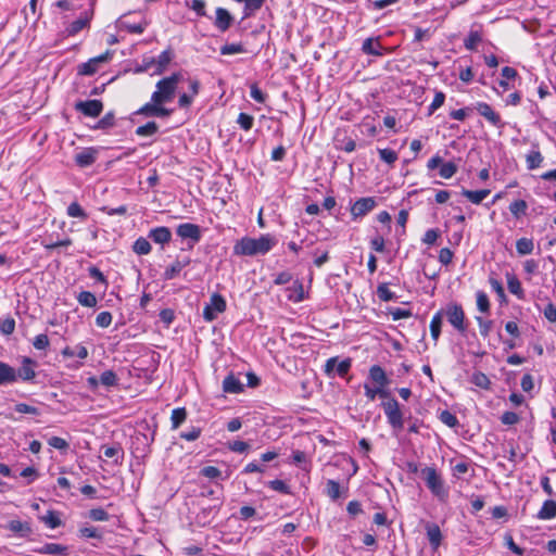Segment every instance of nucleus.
Wrapping results in <instances>:
<instances>
[{
	"mask_svg": "<svg viewBox=\"0 0 556 556\" xmlns=\"http://www.w3.org/2000/svg\"><path fill=\"white\" fill-rule=\"evenodd\" d=\"M277 244V239L265 233L260 238L243 237L236 241L233 245V254L237 256H255L265 255Z\"/></svg>",
	"mask_w": 556,
	"mask_h": 556,
	"instance_id": "nucleus-1",
	"label": "nucleus"
},
{
	"mask_svg": "<svg viewBox=\"0 0 556 556\" xmlns=\"http://www.w3.org/2000/svg\"><path fill=\"white\" fill-rule=\"evenodd\" d=\"M181 73H173L156 83V90L152 93V101L166 104L174 100L178 84L181 81Z\"/></svg>",
	"mask_w": 556,
	"mask_h": 556,
	"instance_id": "nucleus-2",
	"label": "nucleus"
},
{
	"mask_svg": "<svg viewBox=\"0 0 556 556\" xmlns=\"http://www.w3.org/2000/svg\"><path fill=\"white\" fill-rule=\"evenodd\" d=\"M420 475L432 495L440 502H446L448 498V489L445 486L437 469L434 467H425L421 469Z\"/></svg>",
	"mask_w": 556,
	"mask_h": 556,
	"instance_id": "nucleus-3",
	"label": "nucleus"
},
{
	"mask_svg": "<svg viewBox=\"0 0 556 556\" xmlns=\"http://www.w3.org/2000/svg\"><path fill=\"white\" fill-rule=\"evenodd\" d=\"M441 312H444L443 317L446 318L450 325L457 332L463 336L467 332L468 323L466 320L464 308L460 304L451 302L444 308H441Z\"/></svg>",
	"mask_w": 556,
	"mask_h": 556,
	"instance_id": "nucleus-4",
	"label": "nucleus"
},
{
	"mask_svg": "<svg viewBox=\"0 0 556 556\" xmlns=\"http://www.w3.org/2000/svg\"><path fill=\"white\" fill-rule=\"evenodd\" d=\"M382 408L390 426L395 430H401L404 426V419L399 402L392 397L382 403Z\"/></svg>",
	"mask_w": 556,
	"mask_h": 556,
	"instance_id": "nucleus-5",
	"label": "nucleus"
},
{
	"mask_svg": "<svg viewBox=\"0 0 556 556\" xmlns=\"http://www.w3.org/2000/svg\"><path fill=\"white\" fill-rule=\"evenodd\" d=\"M227 304L224 296L219 293H213L210 298V303L204 306L203 318L205 321L211 323L217 318V315L226 311Z\"/></svg>",
	"mask_w": 556,
	"mask_h": 556,
	"instance_id": "nucleus-6",
	"label": "nucleus"
},
{
	"mask_svg": "<svg viewBox=\"0 0 556 556\" xmlns=\"http://www.w3.org/2000/svg\"><path fill=\"white\" fill-rule=\"evenodd\" d=\"M351 367H352L351 358H345V359L339 362V358L336 356V357H330L326 361L325 366H324V372L329 378H333L334 374H337L339 377L343 378L349 374Z\"/></svg>",
	"mask_w": 556,
	"mask_h": 556,
	"instance_id": "nucleus-7",
	"label": "nucleus"
},
{
	"mask_svg": "<svg viewBox=\"0 0 556 556\" xmlns=\"http://www.w3.org/2000/svg\"><path fill=\"white\" fill-rule=\"evenodd\" d=\"M113 56V51L106 50L104 53L89 59L77 67L78 75L91 76L99 71L101 64L109 62Z\"/></svg>",
	"mask_w": 556,
	"mask_h": 556,
	"instance_id": "nucleus-8",
	"label": "nucleus"
},
{
	"mask_svg": "<svg viewBox=\"0 0 556 556\" xmlns=\"http://www.w3.org/2000/svg\"><path fill=\"white\" fill-rule=\"evenodd\" d=\"M176 233L184 240H189L188 247L192 249L202 238V231L199 225L184 223L177 226Z\"/></svg>",
	"mask_w": 556,
	"mask_h": 556,
	"instance_id": "nucleus-9",
	"label": "nucleus"
},
{
	"mask_svg": "<svg viewBox=\"0 0 556 556\" xmlns=\"http://www.w3.org/2000/svg\"><path fill=\"white\" fill-rule=\"evenodd\" d=\"M174 58V53L170 49L164 50L156 59L151 58L149 61L146 59L143 60V67L139 68V72L148 71L152 66L155 65L154 73L155 74H162L167 65L170 63V61Z\"/></svg>",
	"mask_w": 556,
	"mask_h": 556,
	"instance_id": "nucleus-10",
	"label": "nucleus"
},
{
	"mask_svg": "<svg viewBox=\"0 0 556 556\" xmlns=\"http://www.w3.org/2000/svg\"><path fill=\"white\" fill-rule=\"evenodd\" d=\"M473 109L483 116L492 126L502 129L505 127V123L502 121L501 115L495 112L492 106L486 102H477L473 104Z\"/></svg>",
	"mask_w": 556,
	"mask_h": 556,
	"instance_id": "nucleus-11",
	"label": "nucleus"
},
{
	"mask_svg": "<svg viewBox=\"0 0 556 556\" xmlns=\"http://www.w3.org/2000/svg\"><path fill=\"white\" fill-rule=\"evenodd\" d=\"M173 113V110L166 109L164 104L150 101L142 105L136 114L143 115L147 117H168Z\"/></svg>",
	"mask_w": 556,
	"mask_h": 556,
	"instance_id": "nucleus-12",
	"label": "nucleus"
},
{
	"mask_svg": "<svg viewBox=\"0 0 556 556\" xmlns=\"http://www.w3.org/2000/svg\"><path fill=\"white\" fill-rule=\"evenodd\" d=\"M75 110L88 117H98L103 111L101 100L78 101L74 105Z\"/></svg>",
	"mask_w": 556,
	"mask_h": 556,
	"instance_id": "nucleus-13",
	"label": "nucleus"
},
{
	"mask_svg": "<svg viewBox=\"0 0 556 556\" xmlns=\"http://www.w3.org/2000/svg\"><path fill=\"white\" fill-rule=\"evenodd\" d=\"M376 206V200L371 197L358 199L351 207V214L354 219L368 214Z\"/></svg>",
	"mask_w": 556,
	"mask_h": 556,
	"instance_id": "nucleus-14",
	"label": "nucleus"
},
{
	"mask_svg": "<svg viewBox=\"0 0 556 556\" xmlns=\"http://www.w3.org/2000/svg\"><path fill=\"white\" fill-rule=\"evenodd\" d=\"M220 506L213 505L207 507H202L201 510L195 516V521L199 526L205 527L216 518Z\"/></svg>",
	"mask_w": 556,
	"mask_h": 556,
	"instance_id": "nucleus-15",
	"label": "nucleus"
},
{
	"mask_svg": "<svg viewBox=\"0 0 556 556\" xmlns=\"http://www.w3.org/2000/svg\"><path fill=\"white\" fill-rule=\"evenodd\" d=\"M98 151L96 148H84L80 152L75 155V163L79 167H88L92 165L97 160Z\"/></svg>",
	"mask_w": 556,
	"mask_h": 556,
	"instance_id": "nucleus-16",
	"label": "nucleus"
},
{
	"mask_svg": "<svg viewBox=\"0 0 556 556\" xmlns=\"http://www.w3.org/2000/svg\"><path fill=\"white\" fill-rule=\"evenodd\" d=\"M35 366L36 362L31 359L30 357H23L22 359V366L18 370H16L17 374V380L22 379L23 381H30L36 377L35 372Z\"/></svg>",
	"mask_w": 556,
	"mask_h": 556,
	"instance_id": "nucleus-17",
	"label": "nucleus"
},
{
	"mask_svg": "<svg viewBox=\"0 0 556 556\" xmlns=\"http://www.w3.org/2000/svg\"><path fill=\"white\" fill-rule=\"evenodd\" d=\"M233 17L224 8L216 9L215 26L222 33L226 31L232 24Z\"/></svg>",
	"mask_w": 556,
	"mask_h": 556,
	"instance_id": "nucleus-18",
	"label": "nucleus"
},
{
	"mask_svg": "<svg viewBox=\"0 0 556 556\" xmlns=\"http://www.w3.org/2000/svg\"><path fill=\"white\" fill-rule=\"evenodd\" d=\"M148 238L159 244H166L172 239V232L169 228L165 226L153 228L149 231Z\"/></svg>",
	"mask_w": 556,
	"mask_h": 556,
	"instance_id": "nucleus-19",
	"label": "nucleus"
},
{
	"mask_svg": "<svg viewBox=\"0 0 556 556\" xmlns=\"http://www.w3.org/2000/svg\"><path fill=\"white\" fill-rule=\"evenodd\" d=\"M17 381L15 368L4 362H0V386L12 384Z\"/></svg>",
	"mask_w": 556,
	"mask_h": 556,
	"instance_id": "nucleus-20",
	"label": "nucleus"
},
{
	"mask_svg": "<svg viewBox=\"0 0 556 556\" xmlns=\"http://www.w3.org/2000/svg\"><path fill=\"white\" fill-rule=\"evenodd\" d=\"M426 532L431 547L437 549L442 542V533L440 527L437 523L427 522Z\"/></svg>",
	"mask_w": 556,
	"mask_h": 556,
	"instance_id": "nucleus-21",
	"label": "nucleus"
},
{
	"mask_svg": "<svg viewBox=\"0 0 556 556\" xmlns=\"http://www.w3.org/2000/svg\"><path fill=\"white\" fill-rule=\"evenodd\" d=\"M93 14V10L91 9V13L90 15L88 13H85L84 16H80L79 18H77L76 21L72 22L67 28H66V33L68 36H75L77 35L80 30H83L84 28L88 27L89 26V23H90V20H91V16Z\"/></svg>",
	"mask_w": 556,
	"mask_h": 556,
	"instance_id": "nucleus-22",
	"label": "nucleus"
},
{
	"mask_svg": "<svg viewBox=\"0 0 556 556\" xmlns=\"http://www.w3.org/2000/svg\"><path fill=\"white\" fill-rule=\"evenodd\" d=\"M362 51L368 55L381 56L383 54V47L379 38H367L362 45Z\"/></svg>",
	"mask_w": 556,
	"mask_h": 556,
	"instance_id": "nucleus-23",
	"label": "nucleus"
},
{
	"mask_svg": "<svg viewBox=\"0 0 556 556\" xmlns=\"http://www.w3.org/2000/svg\"><path fill=\"white\" fill-rule=\"evenodd\" d=\"M369 378L372 382L377 384V387H388L389 379L384 369L379 365H372L369 369Z\"/></svg>",
	"mask_w": 556,
	"mask_h": 556,
	"instance_id": "nucleus-24",
	"label": "nucleus"
},
{
	"mask_svg": "<svg viewBox=\"0 0 556 556\" xmlns=\"http://www.w3.org/2000/svg\"><path fill=\"white\" fill-rule=\"evenodd\" d=\"M223 390L226 393L237 394L243 391V384L235 375L229 374L223 381Z\"/></svg>",
	"mask_w": 556,
	"mask_h": 556,
	"instance_id": "nucleus-25",
	"label": "nucleus"
},
{
	"mask_svg": "<svg viewBox=\"0 0 556 556\" xmlns=\"http://www.w3.org/2000/svg\"><path fill=\"white\" fill-rule=\"evenodd\" d=\"M556 517V502L547 500L543 503L538 513V518L541 520H549Z\"/></svg>",
	"mask_w": 556,
	"mask_h": 556,
	"instance_id": "nucleus-26",
	"label": "nucleus"
},
{
	"mask_svg": "<svg viewBox=\"0 0 556 556\" xmlns=\"http://www.w3.org/2000/svg\"><path fill=\"white\" fill-rule=\"evenodd\" d=\"M444 312L438 311L430 321L431 338L437 342L441 334L442 321Z\"/></svg>",
	"mask_w": 556,
	"mask_h": 556,
	"instance_id": "nucleus-27",
	"label": "nucleus"
},
{
	"mask_svg": "<svg viewBox=\"0 0 556 556\" xmlns=\"http://www.w3.org/2000/svg\"><path fill=\"white\" fill-rule=\"evenodd\" d=\"M507 288L510 293L515 294L518 299L525 298V291L521 287V282L514 274H507Z\"/></svg>",
	"mask_w": 556,
	"mask_h": 556,
	"instance_id": "nucleus-28",
	"label": "nucleus"
},
{
	"mask_svg": "<svg viewBox=\"0 0 556 556\" xmlns=\"http://www.w3.org/2000/svg\"><path fill=\"white\" fill-rule=\"evenodd\" d=\"M490 194L489 189H482V190H462V195H464L466 199H468L473 204H480L488 195Z\"/></svg>",
	"mask_w": 556,
	"mask_h": 556,
	"instance_id": "nucleus-29",
	"label": "nucleus"
},
{
	"mask_svg": "<svg viewBox=\"0 0 556 556\" xmlns=\"http://www.w3.org/2000/svg\"><path fill=\"white\" fill-rule=\"evenodd\" d=\"M187 419V410L185 407L173 409L170 415L172 429H178Z\"/></svg>",
	"mask_w": 556,
	"mask_h": 556,
	"instance_id": "nucleus-30",
	"label": "nucleus"
},
{
	"mask_svg": "<svg viewBox=\"0 0 556 556\" xmlns=\"http://www.w3.org/2000/svg\"><path fill=\"white\" fill-rule=\"evenodd\" d=\"M544 157L539 150H531L526 155L527 168L532 170L541 166Z\"/></svg>",
	"mask_w": 556,
	"mask_h": 556,
	"instance_id": "nucleus-31",
	"label": "nucleus"
},
{
	"mask_svg": "<svg viewBox=\"0 0 556 556\" xmlns=\"http://www.w3.org/2000/svg\"><path fill=\"white\" fill-rule=\"evenodd\" d=\"M9 529L14 533H20L22 536H26L31 533L30 525L21 520H11L9 522Z\"/></svg>",
	"mask_w": 556,
	"mask_h": 556,
	"instance_id": "nucleus-32",
	"label": "nucleus"
},
{
	"mask_svg": "<svg viewBox=\"0 0 556 556\" xmlns=\"http://www.w3.org/2000/svg\"><path fill=\"white\" fill-rule=\"evenodd\" d=\"M67 551H68L67 546H64L61 544H55V543H47L40 549V552L42 554H49V555H67Z\"/></svg>",
	"mask_w": 556,
	"mask_h": 556,
	"instance_id": "nucleus-33",
	"label": "nucleus"
},
{
	"mask_svg": "<svg viewBox=\"0 0 556 556\" xmlns=\"http://www.w3.org/2000/svg\"><path fill=\"white\" fill-rule=\"evenodd\" d=\"M151 244L147 238L139 237L132 245V250L138 255H147L151 252Z\"/></svg>",
	"mask_w": 556,
	"mask_h": 556,
	"instance_id": "nucleus-34",
	"label": "nucleus"
},
{
	"mask_svg": "<svg viewBox=\"0 0 556 556\" xmlns=\"http://www.w3.org/2000/svg\"><path fill=\"white\" fill-rule=\"evenodd\" d=\"M516 249L520 255L531 254L534 249L533 240L529 238H520L516 242Z\"/></svg>",
	"mask_w": 556,
	"mask_h": 556,
	"instance_id": "nucleus-35",
	"label": "nucleus"
},
{
	"mask_svg": "<svg viewBox=\"0 0 556 556\" xmlns=\"http://www.w3.org/2000/svg\"><path fill=\"white\" fill-rule=\"evenodd\" d=\"M115 126V115L114 113L108 112L98 123L93 126V129H102L108 130Z\"/></svg>",
	"mask_w": 556,
	"mask_h": 556,
	"instance_id": "nucleus-36",
	"label": "nucleus"
},
{
	"mask_svg": "<svg viewBox=\"0 0 556 556\" xmlns=\"http://www.w3.org/2000/svg\"><path fill=\"white\" fill-rule=\"evenodd\" d=\"M482 40L481 34L477 30H470L464 40V46L467 50L473 51L477 49L478 43Z\"/></svg>",
	"mask_w": 556,
	"mask_h": 556,
	"instance_id": "nucleus-37",
	"label": "nucleus"
},
{
	"mask_svg": "<svg viewBox=\"0 0 556 556\" xmlns=\"http://www.w3.org/2000/svg\"><path fill=\"white\" fill-rule=\"evenodd\" d=\"M266 0H247L244 3L243 18H248L258 11Z\"/></svg>",
	"mask_w": 556,
	"mask_h": 556,
	"instance_id": "nucleus-38",
	"label": "nucleus"
},
{
	"mask_svg": "<svg viewBox=\"0 0 556 556\" xmlns=\"http://www.w3.org/2000/svg\"><path fill=\"white\" fill-rule=\"evenodd\" d=\"M118 27L126 29L128 33L131 34H142L146 29V24H131L124 20V16L121 17L118 21Z\"/></svg>",
	"mask_w": 556,
	"mask_h": 556,
	"instance_id": "nucleus-39",
	"label": "nucleus"
},
{
	"mask_svg": "<svg viewBox=\"0 0 556 556\" xmlns=\"http://www.w3.org/2000/svg\"><path fill=\"white\" fill-rule=\"evenodd\" d=\"M471 382L475 386H477L481 389H484V390H488L491 387V381H490L489 377L481 371H476L472 374Z\"/></svg>",
	"mask_w": 556,
	"mask_h": 556,
	"instance_id": "nucleus-40",
	"label": "nucleus"
},
{
	"mask_svg": "<svg viewBox=\"0 0 556 556\" xmlns=\"http://www.w3.org/2000/svg\"><path fill=\"white\" fill-rule=\"evenodd\" d=\"M77 301L80 305L85 307H94L97 305L96 295L89 291H81L77 295Z\"/></svg>",
	"mask_w": 556,
	"mask_h": 556,
	"instance_id": "nucleus-41",
	"label": "nucleus"
},
{
	"mask_svg": "<svg viewBox=\"0 0 556 556\" xmlns=\"http://www.w3.org/2000/svg\"><path fill=\"white\" fill-rule=\"evenodd\" d=\"M159 126L155 122H148L146 125L139 126L136 129V135L139 137H149L156 134Z\"/></svg>",
	"mask_w": 556,
	"mask_h": 556,
	"instance_id": "nucleus-42",
	"label": "nucleus"
},
{
	"mask_svg": "<svg viewBox=\"0 0 556 556\" xmlns=\"http://www.w3.org/2000/svg\"><path fill=\"white\" fill-rule=\"evenodd\" d=\"M457 169L458 167L454 162H442L439 174L442 178L450 179L457 173Z\"/></svg>",
	"mask_w": 556,
	"mask_h": 556,
	"instance_id": "nucleus-43",
	"label": "nucleus"
},
{
	"mask_svg": "<svg viewBox=\"0 0 556 556\" xmlns=\"http://www.w3.org/2000/svg\"><path fill=\"white\" fill-rule=\"evenodd\" d=\"M527 208L528 204L525 200H516L511 202L509 205V211L516 218H519L521 215H525Z\"/></svg>",
	"mask_w": 556,
	"mask_h": 556,
	"instance_id": "nucleus-44",
	"label": "nucleus"
},
{
	"mask_svg": "<svg viewBox=\"0 0 556 556\" xmlns=\"http://www.w3.org/2000/svg\"><path fill=\"white\" fill-rule=\"evenodd\" d=\"M41 520L50 528L55 529L61 526L59 514L54 510H49L47 515L41 517Z\"/></svg>",
	"mask_w": 556,
	"mask_h": 556,
	"instance_id": "nucleus-45",
	"label": "nucleus"
},
{
	"mask_svg": "<svg viewBox=\"0 0 556 556\" xmlns=\"http://www.w3.org/2000/svg\"><path fill=\"white\" fill-rule=\"evenodd\" d=\"M439 419L442 424L446 425L450 428H455L459 424L457 417L447 409L442 410L440 413Z\"/></svg>",
	"mask_w": 556,
	"mask_h": 556,
	"instance_id": "nucleus-46",
	"label": "nucleus"
},
{
	"mask_svg": "<svg viewBox=\"0 0 556 556\" xmlns=\"http://www.w3.org/2000/svg\"><path fill=\"white\" fill-rule=\"evenodd\" d=\"M377 295L378 298L383 301V302H388V301H392V300H395L396 299V295L394 292H392L388 285L387 283H380L378 287H377Z\"/></svg>",
	"mask_w": 556,
	"mask_h": 556,
	"instance_id": "nucleus-47",
	"label": "nucleus"
},
{
	"mask_svg": "<svg viewBox=\"0 0 556 556\" xmlns=\"http://www.w3.org/2000/svg\"><path fill=\"white\" fill-rule=\"evenodd\" d=\"M340 484L336 480H328L326 484V493L332 500L336 501L341 495Z\"/></svg>",
	"mask_w": 556,
	"mask_h": 556,
	"instance_id": "nucleus-48",
	"label": "nucleus"
},
{
	"mask_svg": "<svg viewBox=\"0 0 556 556\" xmlns=\"http://www.w3.org/2000/svg\"><path fill=\"white\" fill-rule=\"evenodd\" d=\"M477 298V307L481 313H489L490 311V301L489 296L484 291H478L476 294Z\"/></svg>",
	"mask_w": 556,
	"mask_h": 556,
	"instance_id": "nucleus-49",
	"label": "nucleus"
},
{
	"mask_svg": "<svg viewBox=\"0 0 556 556\" xmlns=\"http://www.w3.org/2000/svg\"><path fill=\"white\" fill-rule=\"evenodd\" d=\"M247 50L242 43H226L220 48L223 55L244 53Z\"/></svg>",
	"mask_w": 556,
	"mask_h": 556,
	"instance_id": "nucleus-50",
	"label": "nucleus"
},
{
	"mask_svg": "<svg viewBox=\"0 0 556 556\" xmlns=\"http://www.w3.org/2000/svg\"><path fill=\"white\" fill-rule=\"evenodd\" d=\"M101 384L105 387H114L118 382V378L113 370H105L100 376Z\"/></svg>",
	"mask_w": 556,
	"mask_h": 556,
	"instance_id": "nucleus-51",
	"label": "nucleus"
},
{
	"mask_svg": "<svg viewBox=\"0 0 556 556\" xmlns=\"http://www.w3.org/2000/svg\"><path fill=\"white\" fill-rule=\"evenodd\" d=\"M67 215L71 217H77V218H81V219H86L88 217L87 213L84 211V208L77 202H72L67 206Z\"/></svg>",
	"mask_w": 556,
	"mask_h": 556,
	"instance_id": "nucleus-52",
	"label": "nucleus"
},
{
	"mask_svg": "<svg viewBox=\"0 0 556 556\" xmlns=\"http://www.w3.org/2000/svg\"><path fill=\"white\" fill-rule=\"evenodd\" d=\"M237 123L243 130L248 131L253 127L254 117L247 113H240Z\"/></svg>",
	"mask_w": 556,
	"mask_h": 556,
	"instance_id": "nucleus-53",
	"label": "nucleus"
},
{
	"mask_svg": "<svg viewBox=\"0 0 556 556\" xmlns=\"http://www.w3.org/2000/svg\"><path fill=\"white\" fill-rule=\"evenodd\" d=\"M267 485L274 490V491H277L279 493H282V494H291V490H290V486L282 480H279V479H276V480H271L267 483Z\"/></svg>",
	"mask_w": 556,
	"mask_h": 556,
	"instance_id": "nucleus-54",
	"label": "nucleus"
},
{
	"mask_svg": "<svg viewBox=\"0 0 556 556\" xmlns=\"http://www.w3.org/2000/svg\"><path fill=\"white\" fill-rule=\"evenodd\" d=\"M444 101L445 94L442 91L435 92L434 98L428 108V115H432L439 108L443 105Z\"/></svg>",
	"mask_w": 556,
	"mask_h": 556,
	"instance_id": "nucleus-55",
	"label": "nucleus"
},
{
	"mask_svg": "<svg viewBox=\"0 0 556 556\" xmlns=\"http://www.w3.org/2000/svg\"><path fill=\"white\" fill-rule=\"evenodd\" d=\"M476 320H477L478 326H479L480 334L483 338L489 337L490 331H491L492 326H493V321L492 320H486V319L482 318L481 316H477Z\"/></svg>",
	"mask_w": 556,
	"mask_h": 556,
	"instance_id": "nucleus-56",
	"label": "nucleus"
},
{
	"mask_svg": "<svg viewBox=\"0 0 556 556\" xmlns=\"http://www.w3.org/2000/svg\"><path fill=\"white\" fill-rule=\"evenodd\" d=\"M15 330V320L12 317H8L0 320V331L4 336H10Z\"/></svg>",
	"mask_w": 556,
	"mask_h": 556,
	"instance_id": "nucleus-57",
	"label": "nucleus"
},
{
	"mask_svg": "<svg viewBox=\"0 0 556 556\" xmlns=\"http://www.w3.org/2000/svg\"><path fill=\"white\" fill-rule=\"evenodd\" d=\"M378 152L380 159L390 165H392L397 160V153L394 150L386 148L379 149Z\"/></svg>",
	"mask_w": 556,
	"mask_h": 556,
	"instance_id": "nucleus-58",
	"label": "nucleus"
},
{
	"mask_svg": "<svg viewBox=\"0 0 556 556\" xmlns=\"http://www.w3.org/2000/svg\"><path fill=\"white\" fill-rule=\"evenodd\" d=\"M439 237H440V230L437 228H431L425 232V235L422 237V242L425 244L432 245L435 243V241L438 240Z\"/></svg>",
	"mask_w": 556,
	"mask_h": 556,
	"instance_id": "nucleus-59",
	"label": "nucleus"
},
{
	"mask_svg": "<svg viewBox=\"0 0 556 556\" xmlns=\"http://www.w3.org/2000/svg\"><path fill=\"white\" fill-rule=\"evenodd\" d=\"M228 448L231 452L243 454V453H247L249 451L250 445L245 441L237 440V441H233V442L229 443L228 444Z\"/></svg>",
	"mask_w": 556,
	"mask_h": 556,
	"instance_id": "nucleus-60",
	"label": "nucleus"
},
{
	"mask_svg": "<svg viewBox=\"0 0 556 556\" xmlns=\"http://www.w3.org/2000/svg\"><path fill=\"white\" fill-rule=\"evenodd\" d=\"M182 270L181 265L177 263L176 261L168 266L164 271V278L166 280L174 279L178 274Z\"/></svg>",
	"mask_w": 556,
	"mask_h": 556,
	"instance_id": "nucleus-61",
	"label": "nucleus"
},
{
	"mask_svg": "<svg viewBox=\"0 0 556 556\" xmlns=\"http://www.w3.org/2000/svg\"><path fill=\"white\" fill-rule=\"evenodd\" d=\"M50 344L49 338L45 333H40L34 338L33 345L36 350H46Z\"/></svg>",
	"mask_w": 556,
	"mask_h": 556,
	"instance_id": "nucleus-62",
	"label": "nucleus"
},
{
	"mask_svg": "<svg viewBox=\"0 0 556 556\" xmlns=\"http://www.w3.org/2000/svg\"><path fill=\"white\" fill-rule=\"evenodd\" d=\"M112 323V314L110 312H101L96 318V325L101 328H106Z\"/></svg>",
	"mask_w": 556,
	"mask_h": 556,
	"instance_id": "nucleus-63",
	"label": "nucleus"
},
{
	"mask_svg": "<svg viewBox=\"0 0 556 556\" xmlns=\"http://www.w3.org/2000/svg\"><path fill=\"white\" fill-rule=\"evenodd\" d=\"M200 435L201 429L199 427H192L190 430L180 433V438L189 442L198 440Z\"/></svg>",
	"mask_w": 556,
	"mask_h": 556,
	"instance_id": "nucleus-64",
	"label": "nucleus"
}]
</instances>
